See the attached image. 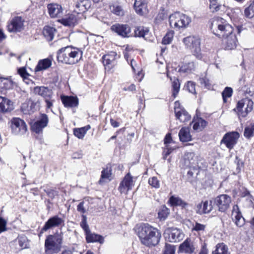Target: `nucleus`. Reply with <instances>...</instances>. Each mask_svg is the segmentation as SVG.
<instances>
[{
	"label": "nucleus",
	"mask_w": 254,
	"mask_h": 254,
	"mask_svg": "<svg viewBox=\"0 0 254 254\" xmlns=\"http://www.w3.org/2000/svg\"><path fill=\"white\" fill-rule=\"evenodd\" d=\"M135 231L141 244L147 247H155L160 242V231L148 223H142L137 225Z\"/></svg>",
	"instance_id": "obj_1"
},
{
	"label": "nucleus",
	"mask_w": 254,
	"mask_h": 254,
	"mask_svg": "<svg viewBox=\"0 0 254 254\" xmlns=\"http://www.w3.org/2000/svg\"><path fill=\"white\" fill-rule=\"evenodd\" d=\"M209 27L212 32L218 37H224L234 32L233 27L226 19L215 16L208 22Z\"/></svg>",
	"instance_id": "obj_2"
},
{
	"label": "nucleus",
	"mask_w": 254,
	"mask_h": 254,
	"mask_svg": "<svg viewBox=\"0 0 254 254\" xmlns=\"http://www.w3.org/2000/svg\"><path fill=\"white\" fill-rule=\"evenodd\" d=\"M63 243V236L62 233H56L48 235L45 240V254H56L59 253L61 250Z\"/></svg>",
	"instance_id": "obj_3"
},
{
	"label": "nucleus",
	"mask_w": 254,
	"mask_h": 254,
	"mask_svg": "<svg viewBox=\"0 0 254 254\" xmlns=\"http://www.w3.org/2000/svg\"><path fill=\"white\" fill-rule=\"evenodd\" d=\"M170 26L176 30H179L188 26L191 19L188 15L180 12H175L169 17Z\"/></svg>",
	"instance_id": "obj_4"
},
{
	"label": "nucleus",
	"mask_w": 254,
	"mask_h": 254,
	"mask_svg": "<svg viewBox=\"0 0 254 254\" xmlns=\"http://www.w3.org/2000/svg\"><path fill=\"white\" fill-rule=\"evenodd\" d=\"M81 218L80 226L84 231L86 242L87 244L99 243L103 244L104 242V238L101 235L91 232L87 224L86 215H81Z\"/></svg>",
	"instance_id": "obj_5"
},
{
	"label": "nucleus",
	"mask_w": 254,
	"mask_h": 254,
	"mask_svg": "<svg viewBox=\"0 0 254 254\" xmlns=\"http://www.w3.org/2000/svg\"><path fill=\"white\" fill-rule=\"evenodd\" d=\"M79 55L78 51L67 46L62 48L57 52V60L59 62L67 64L75 63V58Z\"/></svg>",
	"instance_id": "obj_6"
},
{
	"label": "nucleus",
	"mask_w": 254,
	"mask_h": 254,
	"mask_svg": "<svg viewBox=\"0 0 254 254\" xmlns=\"http://www.w3.org/2000/svg\"><path fill=\"white\" fill-rule=\"evenodd\" d=\"M254 104L252 99L244 98L237 102L233 111L237 113L239 118H245L253 110Z\"/></svg>",
	"instance_id": "obj_7"
},
{
	"label": "nucleus",
	"mask_w": 254,
	"mask_h": 254,
	"mask_svg": "<svg viewBox=\"0 0 254 254\" xmlns=\"http://www.w3.org/2000/svg\"><path fill=\"white\" fill-rule=\"evenodd\" d=\"M185 45L189 48L193 55L198 59L203 57L200 48V40L199 38L193 36H188L183 39Z\"/></svg>",
	"instance_id": "obj_8"
},
{
	"label": "nucleus",
	"mask_w": 254,
	"mask_h": 254,
	"mask_svg": "<svg viewBox=\"0 0 254 254\" xmlns=\"http://www.w3.org/2000/svg\"><path fill=\"white\" fill-rule=\"evenodd\" d=\"M33 93L44 99L47 109H50L53 107L55 100L53 99V92L51 89L44 86H37L33 88Z\"/></svg>",
	"instance_id": "obj_9"
},
{
	"label": "nucleus",
	"mask_w": 254,
	"mask_h": 254,
	"mask_svg": "<svg viewBox=\"0 0 254 254\" xmlns=\"http://www.w3.org/2000/svg\"><path fill=\"white\" fill-rule=\"evenodd\" d=\"M64 226V220L62 218L56 215L50 217L45 223L44 226L41 228L38 235L41 237L43 234L47 231L53 229L55 228H62Z\"/></svg>",
	"instance_id": "obj_10"
},
{
	"label": "nucleus",
	"mask_w": 254,
	"mask_h": 254,
	"mask_svg": "<svg viewBox=\"0 0 254 254\" xmlns=\"http://www.w3.org/2000/svg\"><path fill=\"white\" fill-rule=\"evenodd\" d=\"M231 202V197L226 194H220L213 199V205L217 207L218 211L222 213L228 210Z\"/></svg>",
	"instance_id": "obj_11"
},
{
	"label": "nucleus",
	"mask_w": 254,
	"mask_h": 254,
	"mask_svg": "<svg viewBox=\"0 0 254 254\" xmlns=\"http://www.w3.org/2000/svg\"><path fill=\"white\" fill-rule=\"evenodd\" d=\"M24 19L20 16H15L7 23L6 29L10 33L21 32L24 29Z\"/></svg>",
	"instance_id": "obj_12"
},
{
	"label": "nucleus",
	"mask_w": 254,
	"mask_h": 254,
	"mask_svg": "<svg viewBox=\"0 0 254 254\" xmlns=\"http://www.w3.org/2000/svg\"><path fill=\"white\" fill-rule=\"evenodd\" d=\"M120 58L116 52L111 51L102 57V63L106 70L110 71L118 64L117 60Z\"/></svg>",
	"instance_id": "obj_13"
},
{
	"label": "nucleus",
	"mask_w": 254,
	"mask_h": 254,
	"mask_svg": "<svg viewBox=\"0 0 254 254\" xmlns=\"http://www.w3.org/2000/svg\"><path fill=\"white\" fill-rule=\"evenodd\" d=\"M48 123L49 118L47 115L40 114L38 120L30 124L31 130L37 134L42 133L43 129L48 126Z\"/></svg>",
	"instance_id": "obj_14"
},
{
	"label": "nucleus",
	"mask_w": 254,
	"mask_h": 254,
	"mask_svg": "<svg viewBox=\"0 0 254 254\" xmlns=\"http://www.w3.org/2000/svg\"><path fill=\"white\" fill-rule=\"evenodd\" d=\"M134 186V181H133V177L128 172L126 174L120 183L118 190L121 194H127L128 191L132 190Z\"/></svg>",
	"instance_id": "obj_15"
},
{
	"label": "nucleus",
	"mask_w": 254,
	"mask_h": 254,
	"mask_svg": "<svg viewBox=\"0 0 254 254\" xmlns=\"http://www.w3.org/2000/svg\"><path fill=\"white\" fill-rule=\"evenodd\" d=\"M240 137L239 133L237 131L227 132L221 140V144H224L229 149H232L238 142Z\"/></svg>",
	"instance_id": "obj_16"
},
{
	"label": "nucleus",
	"mask_w": 254,
	"mask_h": 254,
	"mask_svg": "<svg viewBox=\"0 0 254 254\" xmlns=\"http://www.w3.org/2000/svg\"><path fill=\"white\" fill-rule=\"evenodd\" d=\"M174 109L177 120L183 123L188 122L190 120L191 116L181 105L179 101L175 102Z\"/></svg>",
	"instance_id": "obj_17"
},
{
	"label": "nucleus",
	"mask_w": 254,
	"mask_h": 254,
	"mask_svg": "<svg viewBox=\"0 0 254 254\" xmlns=\"http://www.w3.org/2000/svg\"><path fill=\"white\" fill-rule=\"evenodd\" d=\"M165 238L171 243H176L183 240L184 234L179 229L177 228H168L165 232Z\"/></svg>",
	"instance_id": "obj_18"
},
{
	"label": "nucleus",
	"mask_w": 254,
	"mask_h": 254,
	"mask_svg": "<svg viewBox=\"0 0 254 254\" xmlns=\"http://www.w3.org/2000/svg\"><path fill=\"white\" fill-rule=\"evenodd\" d=\"M238 43L237 36L233 32L231 34L223 37L222 44L225 50H232L237 47Z\"/></svg>",
	"instance_id": "obj_19"
},
{
	"label": "nucleus",
	"mask_w": 254,
	"mask_h": 254,
	"mask_svg": "<svg viewBox=\"0 0 254 254\" xmlns=\"http://www.w3.org/2000/svg\"><path fill=\"white\" fill-rule=\"evenodd\" d=\"M111 30L123 38L128 37L131 32L130 27L127 24H114L111 26Z\"/></svg>",
	"instance_id": "obj_20"
},
{
	"label": "nucleus",
	"mask_w": 254,
	"mask_h": 254,
	"mask_svg": "<svg viewBox=\"0 0 254 254\" xmlns=\"http://www.w3.org/2000/svg\"><path fill=\"white\" fill-rule=\"evenodd\" d=\"M11 128L15 133L23 134L27 131L25 122L19 118H13L11 121Z\"/></svg>",
	"instance_id": "obj_21"
},
{
	"label": "nucleus",
	"mask_w": 254,
	"mask_h": 254,
	"mask_svg": "<svg viewBox=\"0 0 254 254\" xmlns=\"http://www.w3.org/2000/svg\"><path fill=\"white\" fill-rule=\"evenodd\" d=\"M231 216L233 221L237 227H241L245 225L246 223L245 219L243 217L237 204L233 206Z\"/></svg>",
	"instance_id": "obj_22"
},
{
	"label": "nucleus",
	"mask_w": 254,
	"mask_h": 254,
	"mask_svg": "<svg viewBox=\"0 0 254 254\" xmlns=\"http://www.w3.org/2000/svg\"><path fill=\"white\" fill-rule=\"evenodd\" d=\"M61 99L65 108H77L79 105V99L76 96L61 95Z\"/></svg>",
	"instance_id": "obj_23"
},
{
	"label": "nucleus",
	"mask_w": 254,
	"mask_h": 254,
	"mask_svg": "<svg viewBox=\"0 0 254 254\" xmlns=\"http://www.w3.org/2000/svg\"><path fill=\"white\" fill-rule=\"evenodd\" d=\"M212 202L211 200L209 201L207 200L201 201L196 206V212L200 215L210 213L213 209Z\"/></svg>",
	"instance_id": "obj_24"
},
{
	"label": "nucleus",
	"mask_w": 254,
	"mask_h": 254,
	"mask_svg": "<svg viewBox=\"0 0 254 254\" xmlns=\"http://www.w3.org/2000/svg\"><path fill=\"white\" fill-rule=\"evenodd\" d=\"M80 18V16L73 11L72 13L68 14L67 17L62 18L60 21L63 25L71 27L77 24Z\"/></svg>",
	"instance_id": "obj_25"
},
{
	"label": "nucleus",
	"mask_w": 254,
	"mask_h": 254,
	"mask_svg": "<svg viewBox=\"0 0 254 254\" xmlns=\"http://www.w3.org/2000/svg\"><path fill=\"white\" fill-rule=\"evenodd\" d=\"M112 168L110 164H108L105 168L101 171L100 178L98 181L100 185H103L106 182H110L112 180Z\"/></svg>",
	"instance_id": "obj_26"
},
{
	"label": "nucleus",
	"mask_w": 254,
	"mask_h": 254,
	"mask_svg": "<svg viewBox=\"0 0 254 254\" xmlns=\"http://www.w3.org/2000/svg\"><path fill=\"white\" fill-rule=\"evenodd\" d=\"M13 110V102L9 99L0 96V112L9 113Z\"/></svg>",
	"instance_id": "obj_27"
},
{
	"label": "nucleus",
	"mask_w": 254,
	"mask_h": 254,
	"mask_svg": "<svg viewBox=\"0 0 254 254\" xmlns=\"http://www.w3.org/2000/svg\"><path fill=\"white\" fill-rule=\"evenodd\" d=\"M133 7L136 13L140 15H144L148 12L147 0H135Z\"/></svg>",
	"instance_id": "obj_28"
},
{
	"label": "nucleus",
	"mask_w": 254,
	"mask_h": 254,
	"mask_svg": "<svg viewBox=\"0 0 254 254\" xmlns=\"http://www.w3.org/2000/svg\"><path fill=\"white\" fill-rule=\"evenodd\" d=\"M91 5V3L89 0H81L76 3L74 11L80 16L89 9Z\"/></svg>",
	"instance_id": "obj_29"
},
{
	"label": "nucleus",
	"mask_w": 254,
	"mask_h": 254,
	"mask_svg": "<svg viewBox=\"0 0 254 254\" xmlns=\"http://www.w3.org/2000/svg\"><path fill=\"white\" fill-rule=\"evenodd\" d=\"M167 76L170 79L171 82V97L173 100L175 99L178 95L180 90L181 82L178 77H174L173 79L170 76L168 72L167 73Z\"/></svg>",
	"instance_id": "obj_30"
},
{
	"label": "nucleus",
	"mask_w": 254,
	"mask_h": 254,
	"mask_svg": "<svg viewBox=\"0 0 254 254\" xmlns=\"http://www.w3.org/2000/svg\"><path fill=\"white\" fill-rule=\"evenodd\" d=\"M48 12L52 18L57 17L62 13V6L57 3H50L47 5Z\"/></svg>",
	"instance_id": "obj_31"
},
{
	"label": "nucleus",
	"mask_w": 254,
	"mask_h": 254,
	"mask_svg": "<svg viewBox=\"0 0 254 254\" xmlns=\"http://www.w3.org/2000/svg\"><path fill=\"white\" fill-rule=\"evenodd\" d=\"M168 203L170 204L171 206H180L182 209H186L189 205L187 202L184 201L181 198L173 195L169 198Z\"/></svg>",
	"instance_id": "obj_32"
},
{
	"label": "nucleus",
	"mask_w": 254,
	"mask_h": 254,
	"mask_svg": "<svg viewBox=\"0 0 254 254\" xmlns=\"http://www.w3.org/2000/svg\"><path fill=\"white\" fill-rule=\"evenodd\" d=\"M179 137L182 142H187L192 140L190 128L188 127H183L179 131Z\"/></svg>",
	"instance_id": "obj_33"
},
{
	"label": "nucleus",
	"mask_w": 254,
	"mask_h": 254,
	"mask_svg": "<svg viewBox=\"0 0 254 254\" xmlns=\"http://www.w3.org/2000/svg\"><path fill=\"white\" fill-rule=\"evenodd\" d=\"M194 250L193 246L190 244V241L188 239L181 244L179 248V252L181 253L191 254L194 252Z\"/></svg>",
	"instance_id": "obj_34"
},
{
	"label": "nucleus",
	"mask_w": 254,
	"mask_h": 254,
	"mask_svg": "<svg viewBox=\"0 0 254 254\" xmlns=\"http://www.w3.org/2000/svg\"><path fill=\"white\" fill-rule=\"evenodd\" d=\"M170 213V209L165 205H161L157 210V218L160 221H164L168 218Z\"/></svg>",
	"instance_id": "obj_35"
},
{
	"label": "nucleus",
	"mask_w": 254,
	"mask_h": 254,
	"mask_svg": "<svg viewBox=\"0 0 254 254\" xmlns=\"http://www.w3.org/2000/svg\"><path fill=\"white\" fill-rule=\"evenodd\" d=\"M56 31V29L55 28L46 25L44 27L42 33L47 41H51L54 39Z\"/></svg>",
	"instance_id": "obj_36"
},
{
	"label": "nucleus",
	"mask_w": 254,
	"mask_h": 254,
	"mask_svg": "<svg viewBox=\"0 0 254 254\" xmlns=\"http://www.w3.org/2000/svg\"><path fill=\"white\" fill-rule=\"evenodd\" d=\"M91 128L90 125H86L83 127L74 128L73 129V134L78 138L82 139L87 131Z\"/></svg>",
	"instance_id": "obj_37"
},
{
	"label": "nucleus",
	"mask_w": 254,
	"mask_h": 254,
	"mask_svg": "<svg viewBox=\"0 0 254 254\" xmlns=\"http://www.w3.org/2000/svg\"><path fill=\"white\" fill-rule=\"evenodd\" d=\"M52 65V61L51 60L47 58L40 60L35 68L36 72L40 71L46 69L50 67Z\"/></svg>",
	"instance_id": "obj_38"
},
{
	"label": "nucleus",
	"mask_w": 254,
	"mask_h": 254,
	"mask_svg": "<svg viewBox=\"0 0 254 254\" xmlns=\"http://www.w3.org/2000/svg\"><path fill=\"white\" fill-rule=\"evenodd\" d=\"M212 254H230L228 248L224 243L217 244L215 246V249L213 251Z\"/></svg>",
	"instance_id": "obj_39"
},
{
	"label": "nucleus",
	"mask_w": 254,
	"mask_h": 254,
	"mask_svg": "<svg viewBox=\"0 0 254 254\" xmlns=\"http://www.w3.org/2000/svg\"><path fill=\"white\" fill-rule=\"evenodd\" d=\"M195 65L193 62L183 63L179 69V72L190 73L194 70Z\"/></svg>",
	"instance_id": "obj_40"
},
{
	"label": "nucleus",
	"mask_w": 254,
	"mask_h": 254,
	"mask_svg": "<svg viewBox=\"0 0 254 254\" xmlns=\"http://www.w3.org/2000/svg\"><path fill=\"white\" fill-rule=\"evenodd\" d=\"M194 122L193 125V129L194 130L200 129L201 130L204 129L207 125L208 122L201 117L197 118Z\"/></svg>",
	"instance_id": "obj_41"
},
{
	"label": "nucleus",
	"mask_w": 254,
	"mask_h": 254,
	"mask_svg": "<svg viewBox=\"0 0 254 254\" xmlns=\"http://www.w3.org/2000/svg\"><path fill=\"white\" fill-rule=\"evenodd\" d=\"M244 15L248 18H252L254 17V0L250 5L244 10Z\"/></svg>",
	"instance_id": "obj_42"
},
{
	"label": "nucleus",
	"mask_w": 254,
	"mask_h": 254,
	"mask_svg": "<svg viewBox=\"0 0 254 254\" xmlns=\"http://www.w3.org/2000/svg\"><path fill=\"white\" fill-rule=\"evenodd\" d=\"M233 89L231 87H226L222 92V96L224 103H227V98L231 97L233 94Z\"/></svg>",
	"instance_id": "obj_43"
},
{
	"label": "nucleus",
	"mask_w": 254,
	"mask_h": 254,
	"mask_svg": "<svg viewBox=\"0 0 254 254\" xmlns=\"http://www.w3.org/2000/svg\"><path fill=\"white\" fill-rule=\"evenodd\" d=\"M148 29L147 28L144 29L143 27H136L134 31V36L144 37L145 35L148 33Z\"/></svg>",
	"instance_id": "obj_44"
},
{
	"label": "nucleus",
	"mask_w": 254,
	"mask_h": 254,
	"mask_svg": "<svg viewBox=\"0 0 254 254\" xmlns=\"http://www.w3.org/2000/svg\"><path fill=\"white\" fill-rule=\"evenodd\" d=\"M244 136L250 139L254 135V124L250 127H247L245 128L244 132Z\"/></svg>",
	"instance_id": "obj_45"
},
{
	"label": "nucleus",
	"mask_w": 254,
	"mask_h": 254,
	"mask_svg": "<svg viewBox=\"0 0 254 254\" xmlns=\"http://www.w3.org/2000/svg\"><path fill=\"white\" fill-rule=\"evenodd\" d=\"M111 11L115 14L118 16H122L124 15V11L121 6L118 4H113L110 6Z\"/></svg>",
	"instance_id": "obj_46"
},
{
	"label": "nucleus",
	"mask_w": 254,
	"mask_h": 254,
	"mask_svg": "<svg viewBox=\"0 0 254 254\" xmlns=\"http://www.w3.org/2000/svg\"><path fill=\"white\" fill-rule=\"evenodd\" d=\"M173 35L174 32L173 31L167 32L162 39V43L164 45L171 43L173 38Z\"/></svg>",
	"instance_id": "obj_47"
},
{
	"label": "nucleus",
	"mask_w": 254,
	"mask_h": 254,
	"mask_svg": "<svg viewBox=\"0 0 254 254\" xmlns=\"http://www.w3.org/2000/svg\"><path fill=\"white\" fill-rule=\"evenodd\" d=\"M209 8L211 12H215L220 10L221 5L220 4L217 0H209Z\"/></svg>",
	"instance_id": "obj_48"
},
{
	"label": "nucleus",
	"mask_w": 254,
	"mask_h": 254,
	"mask_svg": "<svg viewBox=\"0 0 254 254\" xmlns=\"http://www.w3.org/2000/svg\"><path fill=\"white\" fill-rule=\"evenodd\" d=\"M18 245L21 249L28 248V240L25 236L18 237Z\"/></svg>",
	"instance_id": "obj_49"
},
{
	"label": "nucleus",
	"mask_w": 254,
	"mask_h": 254,
	"mask_svg": "<svg viewBox=\"0 0 254 254\" xmlns=\"http://www.w3.org/2000/svg\"><path fill=\"white\" fill-rule=\"evenodd\" d=\"M10 82L6 78L0 77V89L6 90L10 87Z\"/></svg>",
	"instance_id": "obj_50"
},
{
	"label": "nucleus",
	"mask_w": 254,
	"mask_h": 254,
	"mask_svg": "<svg viewBox=\"0 0 254 254\" xmlns=\"http://www.w3.org/2000/svg\"><path fill=\"white\" fill-rule=\"evenodd\" d=\"M195 86V83L192 81H189L186 84V88L188 91L194 95L196 94Z\"/></svg>",
	"instance_id": "obj_51"
},
{
	"label": "nucleus",
	"mask_w": 254,
	"mask_h": 254,
	"mask_svg": "<svg viewBox=\"0 0 254 254\" xmlns=\"http://www.w3.org/2000/svg\"><path fill=\"white\" fill-rule=\"evenodd\" d=\"M199 81L200 84L203 86L205 88L208 89L211 88V84L210 83V81L206 76H205L200 77L199 78Z\"/></svg>",
	"instance_id": "obj_52"
},
{
	"label": "nucleus",
	"mask_w": 254,
	"mask_h": 254,
	"mask_svg": "<svg viewBox=\"0 0 254 254\" xmlns=\"http://www.w3.org/2000/svg\"><path fill=\"white\" fill-rule=\"evenodd\" d=\"M148 183L152 188L158 189L160 187V181L156 177L150 178L148 180Z\"/></svg>",
	"instance_id": "obj_53"
},
{
	"label": "nucleus",
	"mask_w": 254,
	"mask_h": 254,
	"mask_svg": "<svg viewBox=\"0 0 254 254\" xmlns=\"http://www.w3.org/2000/svg\"><path fill=\"white\" fill-rule=\"evenodd\" d=\"M18 73L23 80L28 79V77L30 75L24 67H20L18 69Z\"/></svg>",
	"instance_id": "obj_54"
},
{
	"label": "nucleus",
	"mask_w": 254,
	"mask_h": 254,
	"mask_svg": "<svg viewBox=\"0 0 254 254\" xmlns=\"http://www.w3.org/2000/svg\"><path fill=\"white\" fill-rule=\"evenodd\" d=\"M206 228V225L200 224L198 222H195V225L192 228V231H204Z\"/></svg>",
	"instance_id": "obj_55"
},
{
	"label": "nucleus",
	"mask_w": 254,
	"mask_h": 254,
	"mask_svg": "<svg viewBox=\"0 0 254 254\" xmlns=\"http://www.w3.org/2000/svg\"><path fill=\"white\" fill-rule=\"evenodd\" d=\"M175 247L170 244H166L163 254H175Z\"/></svg>",
	"instance_id": "obj_56"
},
{
	"label": "nucleus",
	"mask_w": 254,
	"mask_h": 254,
	"mask_svg": "<svg viewBox=\"0 0 254 254\" xmlns=\"http://www.w3.org/2000/svg\"><path fill=\"white\" fill-rule=\"evenodd\" d=\"M132 52V50L128 47H126L125 51L123 52L124 58L128 63H129V61L131 59V55Z\"/></svg>",
	"instance_id": "obj_57"
},
{
	"label": "nucleus",
	"mask_w": 254,
	"mask_h": 254,
	"mask_svg": "<svg viewBox=\"0 0 254 254\" xmlns=\"http://www.w3.org/2000/svg\"><path fill=\"white\" fill-rule=\"evenodd\" d=\"M45 192L48 197L53 199L56 196L58 195L59 192L53 189L45 190Z\"/></svg>",
	"instance_id": "obj_58"
},
{
	"label": "nucleus",
	"mask_w": 254,
	"mask_h": 254,
	"mask_svg": "<svg viewBox=\"0 0 254 254\" xmlns=\"http://www.w3.org/2000/svg\"><path fill=\"white\" fill-rule=\"evenodd\" d=\"M173 142V139L172 137L171 133L168 132L167 133L164 139V143L166 147H168L169 144Z\"/></svg>",
	"instance_id": "obj_59"
},
{
	"label": "nucleus",
	"mask_w": 254,
	"mask_h": 254,
	"mask_svg": "<svg viewBox=\"0 0 254 254\" xmlns=\"http://www.w3.org/2000/svg\"><path fill=\"white\" fill-rule=\"evenodd\" d=\"M145 108V99L140 97L138 99V112H142Z\"/></svg>",
	"instance_id": "obj_60"
},
{
	"label": "nucleus",
	"mask_w": 254,
	"mask_h": 254,
	"mask_svg": "<svg viewBox=\"0 0 254 254\" xmlns=\"http://www.w3.org/2000/svg\"><path fill=\"white\" fill-rule=\"evenodd\" d=\"M123 90L125 91L134 92L136 91V86L134 84H131L128 86H125L123 87Z\"/></svg>",
	"instance_id": "obj_61"
},
{
	"label": "nucleus",
	"mask_w": 254,
	"mask_h": 254,
	"mask_svg": "<svg viewBox=\"0 0 254 254\" xmlns=\"http://www.w3.org/2000/svg\"><path fill=\"white\" fill-rule=\"evenodd\" d=\"M84 201H82L80 202L77 206V210L82 213V215L86 212V210L84 206Z\"/></svg>",
	"instance_id": "obj_62"
},
{
	"label": "nucleus",
	"mask_w": 254,
	"mask_h": 254,
	"mask_svg": "<svg viewBox=\"0 0 254 254\" xmlns=\"http://www.w3.org/2000/svg\"><path fill=\"white\" fill-rule=\"evenodd\" d=\"M6 221L3 218L0 217V232L6 230Z\"/></svg>",
	"instance_id": "obj_63"
},
{
	"label": "nucleus",
	"mask_w": 254,
	"mask_h": 254,
	"mask_svg": "<svg viewBox=\"0 0 254 254\" xmlns=\"http://www.w3.org/2000/svg\"><path fill=\"white\" fill-rule=\"evenodd\" d=\"M198 254H208V250L207 248L206 243H203L201 245V249Z\"/></svg>",
	"instance_id": "obj_64"
}]
</instances>
